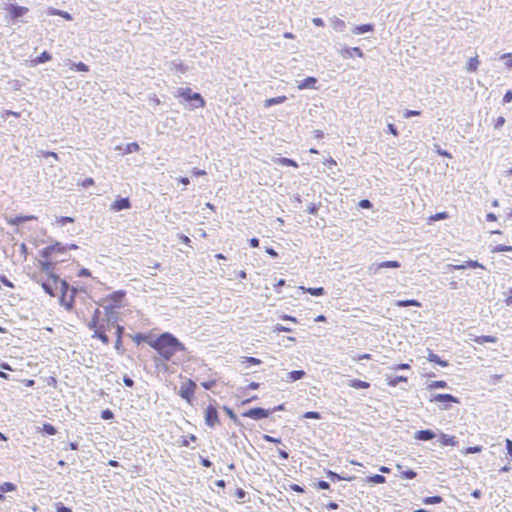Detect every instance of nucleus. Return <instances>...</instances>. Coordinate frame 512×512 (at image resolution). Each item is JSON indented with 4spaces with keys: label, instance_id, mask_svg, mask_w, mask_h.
I'll return each instance as SVG.
<instances>
[{
    "label": "nucleus",
    "instance_id": "nucleus-1",
    "mask_svg": "<svg viewBox=\"0 0 512 512\" xmlns=\"http://www.w3.org/2000/svg\"><path fill=\"white\" fill-rule=\"evenodd\" d=\"M150 347L157 353L156 356L164 360H177V353L187 351L185 344L171 332H162L155 336Z\"/></svg>",
    "mask_w": 512,
    "mask_h": 512
},
{
    "label": "nucleus",
    "instance_id": "nucleus-2",
    "mask_svg": "<svg viewBox=\"0 0 512 512\" xmlns=\"http://www.w3.org/2000/svg\"><path fill=\"white\" fill-rule=\"evenodd\" d=\"M174 96L180 99V103L184 104L185 108L192 111L197 108H203L206 105V100L204 97L198 93L194 92L189 87H179L177 88Z\"/></svg>",
    "mask_w": 512,
    "mask_h": 512
},
{
    "label": "nucleus",
    "instance_id": "nucleus-3",
    "mask_svg": "<svg viewBox=\"0 0 512 512\" xmlns=\"http://www.w3.org/2000/svg\"><path fill=\"white\" fill-rule=\"evenodd\" d=\"M70 258L71 256L62 259H54L52 257L40 258L37 261V267L40 270L39 273L45 274V276L52 279V281H57L59 280V275L56 273L57 266L62 262L70 260Z\"/></svg>",
    "mask_w": 512,
    "mask_h": 512
},
{
    "label": "nucleus",
    "instance_id": "nucleus-4",
    "mask_svg": "<svg viewBox=\"0 0 512 512\" xmlns=\"http://www.w3.org/2000/svg\"><path fill=\"white\" fill-rule=\"evenodd\" d=\"M126 298L125 290H116L108 294L98 303L101 307H107L108 309L117 310L124 307V301Z\"/></svg>",
    "mask_w": 512,
    "mask_h": 512
},
{
    "label": "nucleus",
    "instance_id": "nucleus-5",
    "mask_svg": "<svg viewBox=\"0 0 512 512\" xmlns=\"http://www.w3.org/2000/svg\"><path fill=\"white\" fill-rule=\"evenodd\" d=\"M3 9L8 12L5 16L7 23L10 21L12 23H16L29 12L27 7L21 6L17 3H7L4 5Z\"/></svg>",
    "mask_w": 512,
    "mask_h": 512
},
{
    "label": "nucleus",
    "instance_id": "nucleus-6",
    "mask_svg": "<svg viewBox=\"0 0 512 512\" xmlns=\"http://www.w3.org/2000/svg\"><path fill=\"white\" fill-rule=\"evenodd\" d=\"M38 254L41 258L52 257L54 259H59V255L67 254L66 245L60 241L54 240L48 246L39 250Z\"/></svg>",
    "mask_w": 512,
    "mask_h": 512
},
{
    "label": "nucleus",
    "instance_id": "nucleus-7",
    "mask_svg": "<svg viewBox=\"0 0 512 512\" xmlns=\"http://www.w3.org/2000/svg\"><path fill=\"white\" fill-rule=\"evenodd\" d=\"M429 402L440 403L439 408L441 410H449L452 404H460V398L449 394V393H434L429 397Z\"/></svg>",
    "mask_w": 512,
    "mask_h": 512
},
{
    "label": "nucleus",
    "instance_id": "nucleus-8",
    "mask_svg": "<svg viewBox=\"0 0 512 512\" xmlns=\"http://www.w3.org/2000/svg\"><path fill=\"white\" fill-rule=\"evenodd\" d=\"M30 279L39 284L47 295L51 297H55L57 295L58 285H55L52 282V279H49L48 277L44 278L43 275L38 272L32 273L30 275Z\"/></svg>",
    "mask_w": 512,
    "mask_h": 512
},
{
    "label": "nucleus",
    "instance_id": "nucleus-9",
    "mask_svg": "<svg viewBox=\"0 0 512 512\" xmlns=\"http://www.w3.org/2000/svg\"><path fill=\"white\" fill-rule=\"evenodd\" d=\"M197 389V384L194 380L187 378L181 383L178 395L185 400L189 405H193L194 395Z\"/></svg>",
    "mask_w": 512,
    "mask_h": 512
},
{
    "label": "nucleus",
    "instance_id": "nucleus-10",
    "mask_svg": "<svg viewBox=\"0 0 512 512\" xmlns=\"http://www.w3.org/2000/svg\"><path fill=\"white\" fill-rule=\"evenodd\" d=\"M216 405V400H212L204 410L205 425L209 428H214L216 425L220 424L219 412Z\"/></svg>",
    "mask_w": 512,
    "mask_h": 512
},
{
    "label": "nucleus",
    "instance_id": "nucleus-11",
    "mask_svg": "<svg viewBox=\"0 0 512 512\" xmlns=\"http://www.w3.org/2000/svg\"><path fill=\"white\" fill-rule=\"evenodd\" d=\"M80 292H85V288L72 286L70 289L69 298L59 297V304L68 312H71L75 308L76 297Z\"/></svg>",
    "mask_w": 512,
    "mask_h": 512
},
{
    "label": "nucleus",
    "instance_id": "nucleus-12",
    "mask_svg": "<svg viewBox=\"0 0 512 512\" xmlns=\"http://www.w3.org/2000/svg\"><path fill=\"white\" fill-rule=\"evenodd\" d=\"M242 417H247L255 421H260L271 416V411L263 407H252L241 414Z\"/></svg>",
    "mask_w": 512,
    "mask_h": 512
},
{
    "label": "nucleus",
    "instance_id": "nucleus-13",
    "mask_svg": "<svg viewBox=\"0 0 512 512\" xmlns=\"http://www.w3.org/2000/svg\"><path fill=\"white\" fill-rule=\"evenodd\" d=\"M105 317L102 319V323H104L107 329L116 328L118 324L119 315L116 310L108 309L107 307H103Z\"/></svg>",
    "mask_w": 512,
    "mask_h": 512
},
{
    "label": "nucleus",
    "instance_id": "nucleus-14",
    "mask_svg": "<svg viewBox=\"0 0 512 512\" xmlns=\"http://www.w3.org/2000/svg\"><path fill=\"white\" fill-rule=\"evenodd\" d=\"M132 207L131 200L129 197L117 196V198L110 205V210L113 212H120L128 210Z\"/></svg>",
    "mask_w": 512,
    "mask_h": 512
},
{
    "label": "nucleus",
    "instance_id": "nucleus-15",
    "mask_svg": "<svg viewBox=\"0 0 512 512\" xmlns=\"http://www.w3.org/2000/svg\"><path fill=\"white\" fill-rule=\"evenodd\" d=\"M127 335L125 333V327L122 326V325H117L116 328H115V336H116V341H115V345H114V348L117 352V354L119 355H124L125 353V348L123 346V337Z\"/></svg>",
    "mask_w": 512,
    "mask_h": 512
},
{
    "label": "nucleus",
    "instance_id": "nucleus-16",
    "mask_svg": "<svg viewBox=\"0 0 512 512\" xmlns=\"http://www.w3.org/2000/svg\"><path fill=\"white\" fill-rule=\"evenodd\" d=\"M152 360L154 362L155 368L158 371H162L164 373L170 372V366L167 364L168 362H170V360H164L162 357L156 355L152 357ZM180 361V358H177V360H171L172 364L175 365H178Z\"/></svg>",
    "mask_w": 512,
    "mask_h": 512
},
{
    "label": "nucleus",
    "instance_id": "nucleus-17",
    "mask_svg": "<svg viewBox=\"0 0 512 512\" xmlns=\"http://www.w3.org/2000/svg\"><path fill=\"white\" fill-rule=\"evenodd\" d=\"M401 267V263L397 260H386L380 263H373L371 267L369 268L370 271H373L374 273L379 272L381 269H398Z\"/></svg>",
    "mask_w": 512,
    "mask_h": 512
},
{
    "label": "nucleus",
    "instance_id": "nucleus-18",
    "mask_svg": "<svg viewBox=\"0 0 512 512\" xmlns=\"http://www.w3.org/2000/svg\"><path fill=\"white\" fill-rule=\"evenodd\" d=\"M339 54L344 59H349V58H352L354 56H357V57H360V58L364 57V52H363V50L360 47H346V46H344L343 48H341L339 50Z\"/></svg>",
    "mask_w": 512,
    "mask_h": 512
},
{
    "label": "nucleus",
    "instance_id": "nucleus-19",
    "mask_svg": "<svg viewBox=\"0 0 512 512\" xmlns=\"http://www.w3.org/2000/svg\"><path fill=\"white\" fill-rule=\"evenodd\" d=\"M128 337H130L137 345L141 343H146L150 346V343L154 340L155 336H153L151 333H144V332H138L134 335L127 334Z\"/></svg>",
    "mask_w": 512,
    "mask_h": 512
},
{
    "label": "nucleus",
    "instance_id": "nucleus-20",
    "mask_svg": "<svg viewBox=\"0 0 512 512\" xmlns=\"http://www.w3.org/2000/svg\"><path fill=\"white\" fill-rule=\"evenodd\" d=\"M436 436V432L432 429H421L414 433V439L422 442L433 440Z\"/></svg>",
    "mask_w": 512,
    "mask_h": 512
},
{
    "label": "nucleus",
    "instance_id": "nucleus-21",
    "mask_svg": "<svg viewBox=\"0 0 512 512\" xmlns=\"http://www.w3.org/2000/svg\"><path fill=\"white\" fill-rule=\"evenodd\" d=\"M325 472V475L328 479H330L332 482H339V481H353L356 479L355 476H350V475H342V474H339L335 471H332L330 469H325L324 470Z\"/></svg>",
    "mask_w": 512,
    "mask_h": 512
},
{
    "label": "nucleus",
    "instance_id": "nucleus-22",
    "mask_svg": "<svg viewBox=\"0 0 512 512\" xmlns=\"http://www.w3.org/2000/svg\"><path fill=\"white\" fill-rule=\"evenodd\" d=\"M36 219H37V217L34 215L18 214V215L8 218L7 223L9 225L19 226L21 224H24L27 221H32V220H36Z\"/></svg>",
    "mask_w": 512,
    "mask_h": 512
},
{
    "label": "nucleus",
    "instance_id": "nucleus-23",
    "mask_svg": "<svg viewBox=\"0 0 512 512\" xmlns=\"http://www.w3.org/2000/svg\"><path fill=\"white\" fill-rule=\"evenodd\" d=\"M318 83V79L314 76H308L305 79L298 82L297 88L299 90L305 89H317L316 84Z\"/></svg>",
    "mask_w": 512,
    "mask_h": 512
},
{
    "label": "nucleus",
    "instance_id": "nucleus-24",
    "mask_svg": "<svg viewBox=\"0 0 512 512\" xmlns=\"http://www.w3.org/2000/svg\"><path fill=\"white\" fill-rule=\"evenodd\" d=\"M438 441L442 446H456L458 444V440L455 436L441 431L438 434Z\"/></svg>",
    "mask_w": 512,
    "mask_h": 512
},
{
    "label": "nucleus",
    "instance_id": "nucleus-25",
    "mask_svg": "<svg viewBox=\"0 0 512 512\" xmlns=\"http://www.w3.org/2000/svg\"><path fill=\"white\" fill-rule=\"evenodd\" d=\"M397 470L399 471V477L402 479L412 480L417 477V472L411 468L404 469L402 464L396 465Z\"/></svg>",
    "mask_w": 512,
    "mask_h": 512
},
{
    "label": "nucleus",
    "instance_id": "nucleus-26",
    "mask_svg": "<svg viewBox=\"0 0 512 512\" xmlns=\"http://www.w3.org/2000/svg\"><path fill=\"white\" fill-rule=\"evenodd\" d=\"M110 329L105 327L104 323H102L100 329H95V333H93L92 337L100 340L103 344L108 345L110 343V339L107 336L106 332Z\"/></svg>",
    "mask_w": 512,
    "mask_h": 512
},
{
    "label": "nucleus",
    "instance_id": "nucleus-27",
    "mask_svg": "<svg viewBox=\"0 0 512 512\" xmlns=\"http://www.w3.org/2000/svg\"><path fill=\"white\" fill-rule=\"evenodd\" d=\"M374 30L375 25L373 23H366L354 26L352 29V33L355 35H362L368 32H374Z\"/></svg>",
    "mask_w": 512,
    "mask_h": 512
},
{
    "label": "nucleus",
    "instance_id": "nucleus-28",
    "mask_svg": "<svg viewBox=\"0 0 512 512\" xmlns=\"http://www.w3.org/2000/svg\"><path fill=\"white\" fill-rule=\"evenodd\" d=\"M139 144L137 142H131V143H127V144H122V145H119V146H116V150H119L121 151L122 155H125V154H131L133 152H136L139 150Z\"/></svg>",
    "mask_w": 512,
    "mask_h": 512
},
{
    "label": "nucleus",
    "instance_id": "nucleus-29",
    "mask_svg": "<svg viewBox=\"0 0 512 512\" xmlns=\"http://www.w3.org/2000/svg\"><path fill=\"white\" fill-rule=\"evenodd\" d=\"M427 360L434 364H437L441 367H448L449 362L443 358H441L438 354L434 353L432 350L428 349Z\"/></svg>",
    "mask_w": 512,
    "mask_h": 512
},
{
    "label": "nucleus",
    "instance_id": "nucleus-30",
    "mask_svg": "<svg viewBox=\"0 0 512 512\" xmlns=\"http://www.w3.org/2000/svg\"><path fill=\"white\" fill-rule=\"evenodd\" d=\"M55 285H59L60 286V296L59 297H65L67 298V295L68 293L70 294V289L72 288L73 285H70L67 280L65 279H62L60 276H59V280L57 281H52Z\"/></svg>",
    "mask_w": 512,
    "mask_h": 512
},
{
    "label": "nucleus",
    "instance_id": "nucleus-31",
    "mask_svg": "<svg viewBox=\"0 0 512 512\" xmlns=\"http://www.w3.org/2000/svg\"><path fill=\"white\" fill-rule=\"evenodd\" d=\"M52 60V54L48 51H43L40 55L31 60V66L35 67Z\"/></svg>",
    "mask_w": 512,
    "mask_h": 512
},
{
    "label": "nucleus",
    "instance_id": "nucleus-32",
    "mask_svg": "<svg viewBox=\"0 0 512 512\" xmlns=\"http://www.w3.org/2000/svg\"><path fill=\"white\" fill-rule=\"evenodd\" d=\"M169 66L170 70H175L176 72L182 75L186 74L189 69L188 66L184 64L183 61L180 59L171 61L169 63Z\"/></svg>",
    "mask_w": 512,
    "mask_h": 512
},
{
    "label": "nucleus",
    "instance_id": "nucleus-33",
    "mask_svg": "<svg viewBox=\"0 0 512 512\" xmlns=\"http://www.w3.org/2000/svg\"><path fill=\"white\" fill-rule=\"evenodd\" d=\"M394 305L399 308H404L408 306H413L420 308L422 307V303L417 299H403V300H396Z\"/></svg>",
    "mask_w": 512,
    "mask_h": 512
},
{
    "label": "nucleus",
    "instance_id": "nucleus-34",
    "mask_svg": "<svg viewBox=\"0 0 512 512\" xmlns=\"http://www.w3.org/2000/svg\"><path fill=\"white\" fill-rule=\"evenodd\" d=\"M450 388L445 380H433L426 383V389L433 391L436 389H448Z\"/></svg>",
    "mask_w": 512,
    "mask_h": 512
},
{
    "label": "nucleus",
    "instance_id": "nucleus-35",
    "mask_svg": "<svg viewBox=\"0 0 512 512\" xmlns=\"http://www.w3.org/2000/svg\"><path fill=\"white\" fill-rule=\"evenodd\" d=\"M306 375V372L302 369L300 370H292L290 372L287 373L286 375V381L289 382V383H293L295 381H298L302 378H304Z\"/></svg>",
    "mask_w": 512,
    "mask_h": 512
},
{
    "label": "nucleus",
    "instance_id": "nucleus-36",
    "mask_svg": "<svg viewBox=\"0 0 512 512\" xmlns=\"http://www.w3.org/2000/svg\"><path fill=\"white\" fill-rule=\"evenodd\" d=\"M387 384L391 387H396L401 382H407L408 378L403 375H386Z\"/></svg>",
    "mask_w": 512,
    "mask_h": 512
},
{
    "label": "nucleus",
    "instance_id": "nucleus-37",
    "mask_svg": "<svg viewBox=\"0 0 512 512\" xmlns=\"http://www.w3.org/2000/svg\"><path fill=\"white\" fill-rule=\"evenodd\" d=\"M222 410L225 412V414L230 418V420L235 425H237L239 427H243L242 422L239 420L238 416L236 415V413L234 412V410L231 407H229L227 405H223Z\"/></svg>",
    "mask_w": 512,
    "mask_h": 512
},
{
    "label": "nucleus",
    "instance_id": "nucleus-38",
    "mask_svg": "<svg viewBox=\"0 0 512 512\" xmlns=\"http://www.w3.org/2000/svg\"><path fill=\"white\" fill-rule=\"evenodd\" d=\"M347 386L354 389H368L370 387V383L361 379H351L348 381Z\"/></svg>",
    "mask_w": 512,
    "mask_h": 512
},
{
    "label": "nucleus",
    "instance_id": "nucleus-39",
    "mask_svg": "<svg viewBox=\"0 0 512 512\" xmlns=\"http://www.w3.org/2000/svg\"><path fill=\"white\" fill-rule=\"evenodd\" d=\"M68 66L71 70H74L76 72H83L86 73L89 71V66L85 64L84 62H73L71 60H68Z\"/></svg>",
    "mask_w": 512,
    "mask_h": 512
},
{
    "label": "nucleus",
    "instance_id": "nucleus-40",
    "mask_svg": "<svg viewBox=\"0 0 512 512\" xmlns=\"http://www.w3.org/2000/svg\"><path fill=\"white\" fill-rule=\"evenodd\" d=\"M365 482L372 485L384 484L386 483V477L382 474H372L365 478Z\"/></svg>",
    "mask_w": 512,
    "mask_h": 512
},
{
    "label": "nucleus",
    "instance_id": "nucleus-41",
    "mask_svg": "<svg viewBox=\"0 0 512 512\" xmlns=\"http://www.w3.org/2000/svg\"><path fill=\"white\" fill-rule=\"evenodd\" d=\"M286 100H287V97L285 95L268 98L264 101V107L269 108L274 105H279V104L284 103Z\"/></svg>",
    "mask_w": 512,
    "mask_h": 512
},
{
    "label": "nucleus",
    "instance_id": "nucleus-42",
    "mask_svg": "<svg viewBox=\"0 0 512 512\" xmlns=\"http://www.w3.org/2000/svg\"><path fill=\"white\" fill-rule=\"evenodd\" d=\"M299 289H302L305 293H308L312 296L319 297L325 295L326 291L323 287H308L300 286Z\"/></svg>",
    "mask_w": 512,
    "mask_h": 512
},
{
    "label": "nucleus",
    "instance_id": "nucleus-43",
    "mask_svg": "<svg viewBox=\"0 0 512 512\" xmlns=\"http://www.w3.org/2000/svg\"><path fill=\"white\" fill-rule=\"evenodd\" d=\"M449 218V213L447 211L437 212L433 215H430L427 219L428 224H432L436 221L445 220Z\"/></svg>",
    "mask_w": 512,
    "mask_h": 512
},
{
    "label": "nucleus",
    "instance_id": "nucleus-44",
    "mask_svg": "<svg viewBox=\"0 0 512 512\" xmlns=\"http://www.w3.org/2000/svg\"><path fill=\"white\" fill-rule=\"evenodd\" d=\"M331 27L337 32H343L346 28V23L344 20L334 17L330 21Z\"/></svg>",
    "mask_w": 512,
    "mask_h": 512
},
{
    "label": "nucleus",
    "instance_id": "nucleus-45",
    "mask_svg": "<svg viewBox=\"0 0 512 512\" xmlns=\"http://www.w3.org/2000/svg\"><path fill=\"white\" fill-rule=\"evenodd\" d=\"M474 341L480 345H483L485 343H496L497 337H495L493 335H481V336H476Z\"/></svg>",
    "mask_w": 512,
    "mask_h": 512
},
{
    "label": "nucleus",
    "instance_id": "nucleus-46",
    "mask_svg": "<svg viewBox=\"0 0 512 512\" xmlns=\"http://www.w3.org/2000/svg\"><path fill=\"white\" fill-rule=\"evenodd\" d=\"M41 433L45 436H53L57 433V429L51 423L45 422L42 425Z\"/></svg>",
    "mask_w": 512,
    "mask_h": 512
},
{
    "label": "nucleus",
    "instance_id": "nucleus-47",
    "mask_svg": "<svg viewBox=\"0 0 512 512\" xmlns=\"http://www.w3.org/2000/svg\"><path fill=\"white\" fill-rule=\"evenodd\" d=\"M480 64V61L478 59V56H474V57H471L468 62H467V66H466V70L470 73L472 72H476L477 69H478V66Z\"/></svg>",
    "mask_w": 512,
    "mask_h": 512
},
{
    "label": "nucleus",
    "instance_id": "nucleus-48",
    "mask_svg": "<svg viewBox=\"0 0 512 512\" xmlns=\"http://www.w3.org/2000/svg\"><path fill=\"white\" fill-rule=\"evenodd\" d=\"M241 362L243 364H246V367L258 366V365L262 364V360L261 359L256 358V357H252V356H244V357H242Z\"/></svg>",
    "mask_w": 512,
    "mask_h": 512
},
{
    "label": "nucleus",
    "instance_id": "nucleus-49",
    "mask_svg": "<svg viewBox=\"0 0 512 512\" xmlns=\"http://www.w3.org/2000/svg\"><path fill=\"white\" fill-rule=\"evenodd\" d=\"M197 436L194 434H189L187 436H182L180 440L178 441L179 446L181 447H189L190 442H196Z\"/></svg>",
    "mask_w": 512,
    "mask_h": 512
},
{
    "label": "nucleus",
    "instance_id": "nucleus-50",
    "mask_svg": "<svg viewBox=\"0 0 512 512\" xmlns=\"http://www.w3.org/2000/svg\"><path fill=\"white\" fill-rule=\"evenodd\" d=\"M442 501L443 498L440 495L426 496L422 499V503L425 505H435L441 503Z\"/></svg>",
    "mask_w": 512,
    "mask_h": 512
},
{
    "label": "nucleus",
    "instance_id": "nucleus-51",
    "mask_svg": "<svg viewBox=\"0 0 512 512\" xmlns=\"http://www.w3.org/2000/svg\"><path fill=\"white\" fill-rule=\"evenodd\" d=\"M464 266H465V269H476V268H480L482 270L486 269V267L482 263H480L478 260H472V259L465 261Z\"/></svg>",
    "mask_w": 512,
    "mask_h": 512
},
{
    "label": "nucleus",
    "instance_id": "nucleus-52",
    "mask_svg": "<svg viewBox=\"0 0 512 512\" xmlns=\"http://www.w3.org/2000/svg\"><path fill=\"white\" fill-rule=\"evenodd\" d=\"M432 151L434 153H436L438 156H441V157H444V158H451L452 155L450 154L449 151L445 150V149H442L440 145L438 144H433V148H432Z\"/></svg>",
    "mask_w": 512,
    "mask_h": 512
},
{
    "label": "nucleus",
    "instance_id": "nucleus-53",
    "mask_svg": "<svg viewBox=\"0 0 512 512\" xmlns=\"http://www.w3.org/2000/svg\"><path fill=\"white\" fill-rule=\"evenodd\" d=\"M492 253L512 252V246L506 244H498L491 249Z\"/></svg>",
    "mask_w": 512,
    "mask_h": 512
},
{
    "label": "nucleus",
    "instance_id": "nucleus-54",
    "mask_svg": "<svg viewBox=\"0 0 512 512\" xmlns=\"http://www.w3.org/2000/svg\"><path fill=\"white\" fill-rule=\"evenodd\" d=\"M16 489L17 486L12 482H3L2 484H0V491L4 494L8 492H13Z\"/></svg>",
    "mask_w": 512,
    "mask_h": 512
},
{
    "label": "nucleus",
    "instance_id": "nucleus-55",
    "mask_svg": "<svg viewBox=\"0 0 512 512\" xmlns=\"http://www.w3.org/2000/svg\"><path fill=\"white\" fill-rule=\"evenodd\" d=\"M483 450V447L481 445H475V446H468L466 447L462 453L464 455H469V454H477V453H480L482 452Z\"/></svg>",
    "mask_w": 512,
    "mask_h": 512
},
{
    "label": "nucleus",
    "instance_id": "nucleus-56",
    "mask_svg": "<svg viewBox=\"0 0 512 512\" xmlns=\"http://www.w3.org/2000/svg\"><path fill=\"white\" fill-rule=\"evenodd\" d=\"M94 184H95V181L92 177H86L82 180L79 179L77 181L78 186H82L83 188H86V189L93 186Z\"/></svg>",
    "mask_w": 512,
    "mask_h": 512
},
{
    "label": "nucleus",
    "instance_id": "nucleus-57",
    "mask_svg": "<svg viewBox=\"0 0 512 512\" xmlns=\"http://www.w3.org/2000/svg\"><path fill=\"white\" fill-rule=\"evenodd\" d=\"M75 218L70 216H60L56 218V223L60 225L61 227L65 226L68 223H74Z\"/></svg>",
    "mask_w": 512,
    "mask_h": 512
},
{
    "label": "nucleus",
    "instance_id": "nucleus-58",
    "mask_svg": "<svg viewBox=\"0 0 512 512\" xmlns=\"http://www.w3.org/2000/svg\"><path fill=\"white\" fill-rule=\"evenodd\" d=\"M100 417H101L102 420L109 421V420H113L115 415H114V412L111 409L106 408V409L101 411Z\"/></svg>",
    "mask_w": 512,
    "mask_h": 512
},
{
    "label": "nucleus",
    "instance_id": "nucleus-59",
    "mask_svg": "<svg viewBox=\"0 0 512 512\" xmlns=\"http://www.w3.org/2000/svg\"><path fill=\"white\" fill-rule=\"evenodd\" d=\"M53 507L56 512H73L71 507L64 505L62 502H55Z\"/></svg>",
    "mask_w": 512,
    "mask_h": 512
},
{
    "label": "nucleus",
    "instance_id": "nucleus-60",
    "mask_svg": "<svg viewBox=\"0 0 512 512\" xmlns=\"http://www.w3.org/2000/svg\"><path fill=\"white\" fill-rule=\"evenodd\" d=\"M302 417L304 419H315V420H319L322 418V415L320 412L318 411H307L305 412Z\"/></svg>",
    "mask_w": 512,
    "mask_h": 512
},
{
    "label": "nucleus",
    "instance_id": "nucleus-61",
    "mask_svg": "<svg viewBox=\"0 0 512 512\" xmlns=\"http://www.w3.org/2000/svg\"><path fill=\"white\" fill-rule=\"evenodd\" d=\"M500 59L504 61V64L508 69H512V53H504L501 55Z\"/></svg>",
    "mask_w": 512,
    "mask_h": 512
},
{
    "label": "nucleus",
    "instance_id": "nucleus-62",
    "mask_svg": "<svg viewBox=\"0 0 512 512\" xmlns=\"http://www.w3.org/2000/svg\"><path fill=\"white\" fill-rule=\"evenodd\" d=\"M321 207V203H318V204H315V203H310L308 206H307V209H306V212L308 214H311V215H314L316 216L318 214V211H319V208Z\"/></svg>",
    "mask_w": 512,
    "mask_h": 512
},
{
    "label": "nucleus",
    "instance_id": "nucleus-63",
    "mask_svg": "<svg viewBox=\"0 0 512 512\" xmlns=\"http://www.w3.org/2000/svg\"><path fill=\"white\" fill-rule=\"evenodd\" d=\"M262 439L264 441H266V442L273 443L275 445H281L282 444V439L281 438H276V437L270 436L268 434H263L262 435Z\"/></svg>",
    "mask_w": 512,
    "mask_h": 512
},
{
    "label": "nucleus",
    "instance_id": "nucleus-64",
    "mask_svg": "<svg viewBox=\"0 0 512 512\" xmlns=\"http://www.w3.org/2000/svg\"><path fill=\"white\" fill-rule=\"evenodd\" d=\"M315 488L319 490H330L331 486L330 483L325 480H318L316 483H314Z\"/></svg>",
    "mask_w": 512,
    "mask_h": 512
}]
</instances>
